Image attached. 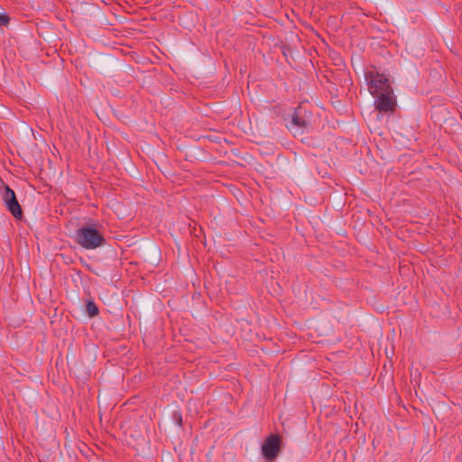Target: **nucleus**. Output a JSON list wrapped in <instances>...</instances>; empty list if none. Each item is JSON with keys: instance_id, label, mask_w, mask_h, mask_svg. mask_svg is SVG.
Segmentation results:
<instances>
[{"instance_id": "7", "label": "nucleus", "mask_w": 462, "mask_h": 462, "mask_svg": "<svg viewBox=\"0 0 462 462\" xmlns=\"http://www.w3.org/2000/svg\"><path fill=\"white\" fill-rule=\"evenodd\" d=\"M86 310L89 317H95L98 314V308L92 300L88 301L86 305Z\"/></svg>"}, {"instance_id": "6", "label": "nucleus", "mask_w": 462, "mask_h": 462, "mask_svg": "<svg viewBox=\"0 0 462 462\" xmlns=\"http://www.w3.org/2000/svg\"><path fill=\"white\" fill-rule=\"evenodd\" d=\"M300 110L301 107H298L294 112L291 117V125L300 128H304L307 126V122L302 117H300Z\"/></svg>"}, {"instance_id": "9", "label": "nucleus", "mask_w": 462, "mask_h": 462, "mask_svg": "<svg viewBox=\"0 0 462 462\" xmlns=\"http://www.w3.org/2000/svg\"><path fill=\"white\" fill-rule=\"evenodd\" d=\"M177 422H178V424H179L180 426H181V423H182V418H181V415H180V414H179V415H178Z\"/></svg>"}, {"instance_id": "5", "label": "nucleus", "mask_w": 462, "mask_h": 462, "mask_svg": "<svg viewBox=\"0 0 462 462\" xmlns=\"http://www.w3.org/2000/svg\"><path fill=\"white\" fill-rule=\"evenodd\" d=\"M374 97H375L374 105L376 109L381 112H388L393 110L395 102L393 97V89L380 93L378 96Z\"/></svg>"}, {"instance_id": "4", "label": "nucleus", "mask_w": 462, "mask_h": 462, "mask_svg": "<svg viewBox=\"0 0 462 462\" xmlns=\"http://www.w3.org/2000/svg\"><path fill=\"white\" fill-rule=\"evenodd\" d=\"M3 200L7 209L15 218L21 219L23 217V211L16 199L15 193L9 186L5 187Z\"/></svg>"}, {"instance_id": "2", "label": "nucleus", "mask_w": 462, "mask_h": 462, "mask_svg": "<svg viewBox=\"0 0 462 462\" xmlns=\"http://www.w3.org/2000/svg\"><path fill=\"white\" fill-rule=\"evenodd\" d=\"M365 79L368 82L369 92L373 96H378L380 93L392 90L389 79L383 74L369 71L365 73Z\"/></svg>"}, {"instance_id": "3", "label": "nucleus", "mask_w": 462, "mask_h": 462, "mask_svg": "<svg viewBox=\"0 0 462 462\" xmlns=\"http://www.w3.org/2000/svg\"><path fill=\"white\" fill-rule=\"evenodd\" d=\"M281 448V438L278 435L272 434L266 438L262 445V454L268 461L276 458Z\"/></svg>"}, {"instance_id": "1", "label": "nucleus", "mask_w": 462, "mask_h": 462, "mask_svg": "<svg viewBox=\"0 0 462 462\" xmlns=\"http://www.w3.org/2000/svg\"><path fill=\"white\" fill-rule=\"evenodd\" d=\"M76 241L83 248L91 250L103 245L106 240L104 236L96 228L83 226L77 230Z\"/></svg>"}, {"instance_id": "8", "label": "nucleus", "mask_w": 462, "mask_h": 462, "mask_svg": "<svg viewBox=\"0 0 462 462\" xmlns=\"http://www.w3.org/2000/svg\"><path fill=\"white\" fill-rule=\"evenodd\" d=\"M10 18L5 14H0V27L6 26L9 23Z\"/></svg>"}]
</instances>
